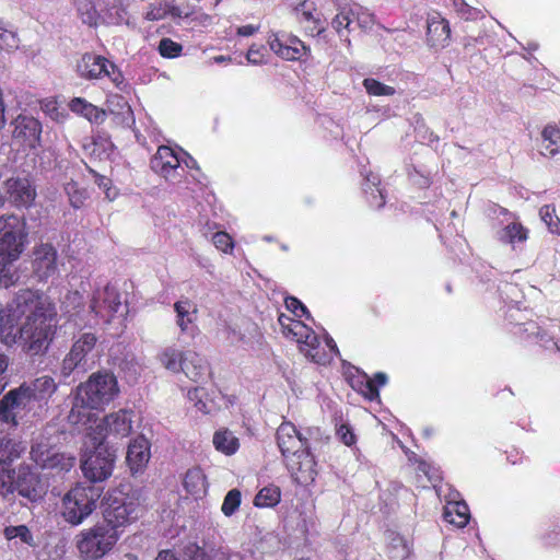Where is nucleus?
Returning <instances> with one entry per match:
<instances>
[{"mask_svg": "<svg viewBox=\"0 0 560 560\" xmlns=\"http://www.w3.org/2000/svg\"><path fill=\"white\" fill-rule=\"evenodd\" d=\"M10 316L23 322L14 337L28 355L45 354L58 327V312L52 300L38 290L21 289L9 305Z\"/></svg>", "mask_w": 560, "mask_h": 560, "instance_id": "1", "label": "nucleus"}, {"mask_svg": "<svg viewBox=\"0 0 560 560\" xmlns=\"http://www.w3.org/2000/svg\"><path fill=\"white\" fill-rule=\"evenodd\" d=\"M119 385L112 372L97 371L77 387L68 419L75 425L95 421L94 411L104 410L119 394Z\"/></svg>", "mask_w": 560, "mask_h": 560, "instance_id": "2", "label": "nucleus"}, {"mask_svg": "<svg viewBox=\"0 0 560 560\" xmlns=\"http://www.w3.org/2000/svg\"><path fill=\"white\" fill-rule=\"evenodd\" d=\"M120 536L121 530L97 522L75 536V547L82 560H101L114 550Z\"/></svg>", "mask_w": 560, "mask_h": 560, "instance_id": "3", "label": "nucleus"}, {"mask_svg": "<svg viewBox=\"0 0 560 560\" xmlns=\"http://www.w3.org/2000/svg\"><path fill=\"white\" fill-rule=\"evenodd\" d=\"M104 500L102 523L120 530L138 520L139 497L133 492H126L124 486L109 490Z\"/></svg>", "mask_w": 560, "mask_h": 560, "instance_id": "4", "label": "nucleus"}, {"mask_svg": "<svg viewBox=\"0 0 560 560\" xmlns=\"http://www.w3.org/2000/svg\"><path fill=\"white\" fill-rule=\"evenodd\" d=\"M103 488L78 483L62 499V516L71 525L81 524L96 509Z\"/></svg>", "mask_w": 560, "mask_h": 560, "instance_id": "5", "label": "nucleus"}, {"mask_svg": "<svg viewBox=\"0 0 560 560\" xmlns=\"http://www.w3.org/2000/svg\"><path fill=\"white\" fill-rule=\"evenodd\" d=\"M270 50L285 61L307 62L312 50L301 38L285 31L270 32L267 37Z\"/></svg>", "mask_w": 560, "mask_h": 560, "instance_id": "6", "label": "nucleus"}, {"mask_svg": "<svg viewBox=\"0 0 560 560\" xmlns=\"http://www.w3.org/2000/svg\"><path fill=\"white\" fill-rule=\"evenodd\" d=\"M97 337L93 332H84L74 340L69 352L62 359L60 374L67 378L74 372L85 373L96 347Z\"/></svg>", "mask_w": 560, "mask_h": 560, "instance_id": "7", "label": "nucleus"}, {"mask_svg": "<svg viewBox=\"0 0 560 560\" xmlns=\"http://www.w3.org/2000/svg\"><path fill=\"white\" fill-rule=\"evenodd\" d=\"M77 71L85 80H100L107 77L120 90H122L125 84L124 74L116 65L107 58L93 52L82 55L77 62Z\"/></svg>", "mask_w": 560, "mask_h": 560, "instance_id": "8", "label": "nucleus"}, {"mask_svg": "<svg viewBox=\"0 0 560 560\" xmlns=\"http://www.w3.org/2000/svg\"><path fill=\"white\" fill-rule=\"evenodd\" d=\"M115 455L102 442L90 453L81 464L84 477L92 483L108 479L114 469Z\"/></svg>", "mask_w": 560, "mask_h": 560, "instance_id": "9", "label": "nucleus"}, {"mask_svg": "<svg viewBox=\"0 0 560 560\" xmlns=\"http://www.w3.org/2000/svg\"><path fill=\"white\" fill-rule=\"evenodd\" d=\"M34 402L35 400L26 387V382L22 383L19 387L9 390L0 399V421L16 427L19 424V415L30 411Z\"/></svg>", "mask_w": 560, "mask_h": 560, "instance_id": "10", "label": "nucleus"}, {"mask_svg": "<svg viewBox=\"0 0 560 560\" xmlns=\"http://www.w3.org/2000/svg\"><path fill=\"white\" fill-rule=\"evenodd\" d=\"M26 236V221L23 217L14 213L0 217V249L15 250L21 255Z\"/></svg>", "mask_w": 560, "mask_h": 560, "instance_id": "11", "label": "nucleus"}, {"mask_svg": "<svg viewBox=\"0 0 560 560\" xmlns=\"http://www.w3.org/2000/svg\"><path fill=\"white\" fill-rule=\"evenodd\" d=\"M5 202L15 209H30L34 206L37 191L28 177L12 176L3 182Z\"/></svg>", "mask_w": 560, "mask_h": 560, "instance_id": "12", "label": "nucleus"}, {"mask_svg": "<svg viewBox=\"0 0 560 560\" xmlns=\"http://www.w3.org/2000/svg\"><path fill=\"white\" fill-rule=\"evenodd\" d=\"M284 465L293 479V481L301 486H308L313 483L317 476V463L311 448L302 450L301 452L290 455L284 460Z\"/></svg>", "mask_w": 560, "mask_h": 560, "instance_id": "13", "label": "nucleus"}, {"mask_svg": "<svg viewBox=\"0 0 560 560\" xmlns=\"http://www.w3.org/2000/svg\"><path fill=\"white\" fill-rule=\"evenodd\" d=\"M32 460L43 469H59L69 471L73 466L75 458L73 456L59 453L46 443L39 442L33 444L30 452Z\"/></svg>", "mask_w": 560, "mask_h": 560, "instance_id": "14", "label": "nucleus"}, {"mask_svg": "<svg viewBox=\"0 0 560 560\" xmlns=\"http://www.w3.org/2000/svg\"><path fill=\"white\" fill-rule=\"evenodd\" d=\"M14 492L31 502H36L44 497L46 490L39 475L28 465L22 464L15 470Z\"/></svg>", "mask_w": 560, "mask_h": 560, "instance_id": "15", "label": "nucleus"}, {"mask_svg": "<svg viewBox=\"0 0 560 560\" xmlns=\"http://www.w3.org/2000/svg\"><path fill=\"white\" fill-rule=\"evenodd\" d=\"M132 420L131 411L120 409L105 416L102 421L96 425L95 433L98 435V442L108 438H126L131 433ZM97 440V438H95Z\"/></svg>", "mask_w": 560, "mask_h": 560, "instance_id": "16", "label": "nucleus"}, {"mask_svg": "<svg viewBox=\"0 0 560 560\" xmlns=\"http://www.w3.org/2000/svg\"><path fill=\"white\" fill-rule=\"evenodd\" d=\"M12 138L24 149L40 145L42 122L33 116L19 115L13 121Z\"/></svg>", "mask_w": 560, "mask_h": 560, "instance_id": "17", "label": "nucleus"}, {"mask_svg": "<svg viewBox=\"0 0 560 560\" xmlns=\"http://www.w3.org/2000/svg\"><path fill=\"white\" fill-rule=\"evenodd\" d=\"M277 445L283 457V462L290 455L296 454L305 448H311L310 441L302 435L296 427L290 421H283L276 432Z\"/></svg>", "mask_w": 560, "mask_h": 560, "instance_id": "18", "label": "nucleus"}, {"mask_svg": "<svg viewBox=\"0 0 560 560\" xmlns=\"http://www.w3.org/2000/svg\"><path fill=\"white\" fill-rule=\"evenodd\" d=\"M120 307V293L110 284L105 285L102 291H97L90 305L91 311L107 324L112 322Z\"/></svg>", "mask_w": 560, "mask_h": 560, "instance_id": "19", "label": "nucleus"}, {"mask_svg": "<svg viewBox=\"0 0 560 560\" xmlns=\"http://www.w3.org/2000/svg\"><path fill=\"white\" fill-rule=\"evenodd\" d=\"M33 270L40 280L51 277L57 270V250L49 243H43L33 250Z\"/></svg>", "mask_w": 560, "mask_h": 560, "instance_id": "20", "label": "nucleus"}, {"mask_svg": "<svg viewBox=\"0 0 560 560\" xmlns=\"http://www.w3.org/2000/svg\"><path fill=\"white\" fill-rule=\"evenodd\" d=\"M150 166L152 171L165 179L174 178L180 161L175 151L167 145H160L152 156Z\"/></svg>", "mask_w": 560, "mask_h": 560, "instance_id": "21", "label": "nucleus"}, {"mask_svg": "<svg viewBox=\"0 0 560 560\" xmlns=\"http://www.w3.org/2000/svg\"><path fill=\"white\" fill-rule=\"evenodd\" d=\"M150 459V445L144 438L135 439L128 446L126 460L132 475L142 471Z\"/></svg>", "mask_w": 560, "mask_h": 560, "instance_id": "22", "label": "nucleus"}, {"mask_svg": "<svg viewBox=\"0 0 560 560\" xmlns=\"http://www.w3.org/2000/svg\"><path fill=\"white\" fill-rule=\"evenodd\" d=\"M298 343L300 345V351L312 362L326 364L330 361L326 350L320 346L318 336L312 328L306 332V337H303Z\"/></svg>", "mask_w": 560, "mask_h": 560, "instance_id": "23", "label": "nucleus"}, {"mask_svg": "<svg viewBox=\"0 0 560 560\" xmlns=\"http://www.w3.org/2000/svg\"><path fill=\"white\" fill-rule=\"evenodd\" d=\"M427 37L431 46L444 47L451 38V27L446 19L440 14L432 15L428 20Z\"/></svg>", "mask_w": 560, "mask_h": 560, "instance_id": "24", "label": "nucleus"}, {"mask_svg": "<svg viewBox=\"0 0 560 560\" xmlns=\"http://www.w3.org/2000/svg\"><path fill=\"white\" fill-rule=\"evenodd\" d=\"M72 113L83 116L92 124H103L106 119V112L82 97H74L69 102Z\"/></svg>", "mask_w": 560, "mask_h": 560, "instance_id": "25", "label": "nucleus"}, {"mask_svg": "<svg viewBox=\"0 0 560 560\" xmlns=\"http://www.w3.org/2000/svg\"><path fill=\"white\" fill-rule=\"evenodd\" d=\"M26 387L35 402H47L57 392L58 385L51 376L43 375L31 383H26Z\"/></svg>", "mask_w": 560, "mask_h": 560, "instance_id": "26", "label": "nucleus"}, {"mask_svg": "<svg viewBox=\"0 0 560 560\" xmlns=\"http://www.w3.org/2000/svg\"><path fill=\"white\" fill-rule=\"evenodd\" d=\"M184 489L191 495L200 498L207 492V477L200 467L188 469L183 479Z\"/></svg>", "mask_w": 560, "mask_h": 560, "instance_id": "27", "label": "nucleus"}, {"mask_svg": "<svg viewBox=\"0 0 560 560\" xmlns=\"http://www.w3.org/2000/svg\"><path fill=\"white\" fill-rule=\"evenodd\" d=\"M278 323L281 326L282 335L296 342L301 341L303 337H306V332L311 329V327L302 320L294 319L283 313L279 314Z\"/></svg>", "mask_w": 560, "mask_h": 560, "instance_id": "28", "label": "nucleus"}, {"mask_svg": "<svg viewBox=\"0 0 560 560\" xmlns=\"http://www.w3.org/2000/svg\"><path fill=\"white\" fill-rule=\"evenodd\" d=\"M26 451L22 441L11 439L9 435L0 434V465L11 464L20 458Z\"/></svg>", "mask_w": 560, "mask_h": 560, "instance_id": "29", "label": "nucleus"}, {"mask_svg": "<svg viewBox=\"0 0 560 560\" xmlns=\"http://www.w3.org/2000/svg\"><path fill=\"white\" fill-rule=\"evenodd\" d=\"M20 254L0 249V288H10L15 284L16 277L12 265L20 258Z\"/></svg>", "mask_w": 560, "mask_h": 560, "instance_id": "30", "label": "nucleus"}, {"mask_svg": "<svg viewBox=\"0 0 560 560\" xmlns=\"http://www.w3.org/2000/svg\"><path fill=\"white\" fill-rule=\"evenodd\" d=\"M368 20H370V15L363 14V19L361 20L359 12H355L352 8L343 7L332 19L331 26L338 34L341 35L343 30L351 32V26L355 21L361 24V22L368 23Z\"/></svg>", "mask_w": 560, "mask_h": 560, "instance_id": "31", "label": "nucleus"}, {"mask_svg": "<svg viewBox=\"0 0 560 560\" xmlns=\"http://www.w3.org/2000/svg\"><path fill=\"white\" fill-rule=\"evenodd\" d=\"M540 153L544 156H555L560 153V129L547 125L541 131Z\"/></svg>", "mask_w": 560, "mask_h": 560, "instance_id": "32", "label": "nucleus"}, {"mask_svg": "<svg viewBox=\"0 0 560 560\" xmlns=\"http://www.w3.org/2000/svg\"><path fill=\"white\" fill-rule=\"evenodd\" d=\"M212 442L214 448L226 456L234 455L240 448V440L229 429L215 431Z\"/></svg>", "mask_w": 560, "mask_h": 560, "instance_id": "33", "label": "nucleus"}, {"mask_svg": "<svg viewBox=\"0 0 560 560\" xmlns=\"http://www.w3.org/2000/svg\"><path fill=\"white\" fill-rule=\"evenodd\" d=\"M529 230L521 222H511L499 233V241L515 247L516 244L525 243L528 240Z\"/></svg>", "mask_w": 560, "mask_h": 560, "instance_id": "34", "label": "nucleus"}, {"mask_svg": "<svg viewBox=\"0 0 560 560\" xmlns=\"http://www.w3.org/2000/svg\"><path fill=\"white\" fill-rule=\"evenodd\" d=\"M180 371L192 382L199 383L205 378L208 368L197 353L187 352Z\"/></svg>", "mask_w": 560, "mask_h": 560, "instance_id": "35", "label": "nucleus"}, {"mask_svg": "<svg viewBox=\"0 0 560 560\" xmlns=\"http://www.w3.org/2000/svg\"><path fill=\"white\" fill-rule=\"evenodd\" d=\"M444 520L458 528L465 527L470 520L468 505L464 502L448 503L444 511Z\"/></svg>", "mask_w": 560, "mask_h": 560, "instance_id": "36", "label": "nucleus"}, {"mask_svg": "<svg viewBox=\"0 0 560 560\" xmlns=\"http://www.w3.org/2000/svg\"><path fill=\"white\" fill-rule=\"evenodd\" d=\"M187 352H183L176 348L167 347L159 353V361L168 371L173 373L180 372L185 363Z\"/></svg>", "mask_w": 560, "mask_h": 560, "instance_id": "37", "label": "nucleus"}, {"mask_svg": "<svg viewBox=\"0 0 560 560\" xmlns=\"http://www.w3.org/2000/svg\"><path fill=\"white\" fill-rule=\"evenodd\" d=\"M351 387L361 394L364 398L372 401L380 397V392L377 389V385L374 381H371V377L368 374L363 373L358 376H353L350 380Z\"/></svg>", "mask_w": 560, "mask_h": 560, "instance_id": "38", "label": "nucleus"}, {"mask_svg": "<svg viewBox=\"0 0 560 560\" xmlns=\"http://www.w3.org/2000/svg\"><path fill=\"white\" fill-rule=\"evenodd\" d=\"M281 500V490L278 486L269 485L261 488L254 499L257 508H275Z\"/></svg>", "mask_w": 560, "mask_h": 560, "instance_id": "39", "label": "nucleus"}, {"mask_svg": "<svg viewBox=\"0 0 560 560\" xmlns=\"http://www.w3.org/2000/svg\"><path fill=\"white\" fill-rule=\"evenodd\" d=\"M63 190L73 209H81L85 206V202L89 199V192L86 188L81 187L79 183L73 179L67 182L63 186Z\"/></svg>", "mask_w": 560, "mask_h": 560, "instance_id": "40", "label": "nucleus"}, {"mask_svg": "<svg viewBox=\"0 0 560 560\" xmlns=\"http://www.w3.org/2000/svg\"><path fill=\"white\" fill-rule=\"evenodd\" d=\"M191 307L192 303L189 299L177 301L174 304V311L177 316L176 322L183 332L187 331L188 325L195 320L194 315H196L197 310L194 307L192 312H190Z\"/></svg>", "mask_w": 560, "mask_h": 560, "instance_id": "41", "label": "nucleus"}, {"mask_svg": "<svg viewBox=\"0 0 560 560\" xmlns=\"http://www.w3.org/2000/svg\"><path fill=\"white\" fill-rule=\"evenodd\" d=\"M299 22L303 25L304 32L310 36H319L325 31L324 22L315 16L312 11L302 10L299 14Z\"/></svg>", "mask_w": 560, "mask_h": 560, "instance_id": "42", "label": "nucleus"}, {"mask_svg": "<svg viewBox=\"0 0 560 560\" xmlns=\"http://www.w3.org/2000/svg\"><path fill=\"white\" fill-rule=\"evenodd\" d=\"M15 469H10L0 465V497L9 499L14 493Z\"/></svg>", "mask_w": 560, "mask_h": 560, "instance_id": "43", "label": "nucleus"}, {"mask_svg": "<svg viewBox=\"0 0 560 560\" xmlns=\"http://www.w3.org/2000/svg\"><path fill=\"white\" fill-rule=\"evenodd\" d=\"M363 86L368 94L373 96H392L396 92L393 86L386 85L373 78L364 79Z\"/></svg>", "mask_w": 560, "mask_h": 560, "instance_id": "44", "label": "nucleus"}, {"mask_svg": "<svg viewBox=\"0 0 560 560\" xmlns=\"http://www.w3.org/2000/svg\"><path fill=\"white\" fill-rule=\"evenodd\" d=\"M158 50L163 58L173 59L182 55L183 45L168 37H163L159 43Z\"/></svg>", "mask_w": 560, "mask_h": 560, "instance_id": "45", "label": "nucleus"}, {"mask_svg": "<svg viewBox=\"0 0 560 560\" xmlns=\"http://www.w3.org/2000/svg\"><path fill=\"white\" fill-rule=\"evenodd\" d=\"M3 534L8 540L20 538L23 542L28 545H32L33 541V535L26 525L7 526Z\"/></svg>", "mask_w": 560, "mask_h": 560, "instance_id": "46", "label": "nucleus"}, {"mask_svg": "<svg viewBox=\"0 0 560 560\" xmlns=\"http://www.w3.org/2000/svg\"><path fill=\"white\" fill-rule=\"evenodd\" d=\"M241 497L238 489H232L226 493L221 506V511L225 516H231L240 508Z\"/></svg>", "mask_w": 560, "mask_h": 560, "instance_id": "47", "label": "nucleus"}, {"mask_svg": "<svg viewBox=\"0 0 560 560\" xmlns=\"http://www.w3.org/2000/svg\"><path fill=\"white\" fill-rule=\"evenodd\" d=\"M212 243L217 249L225 254L232 253L234 248V241L232 236L224 231L214 233L212 236Z\"/></svg>", "mask_w": 560, "mask_h": 560, "instance_id": "48", "label": "nucleus"}, {"mask_svg": "<svg viewBox=\"0 0 560 560\" xmlns=\"http://www.w3.org/2000/svg\"><path fill=\"white\" fill-rule=\"evenodd\" d=\"M285 307L289 312H291L296 317H305L308 319L311 314L306 306L295 296H287L284 300Z\"/></svg>", "mask_w": 560, "mask_h": 560, "instance_id": "49", "label": "nucleus"}, {"mask_svg": "<svg viewBox=\"0 0 560 560\" xmlns=\"http://www.w3.org/2000/svg\"><path fill=\"white\" fill-rule=\"evenodd\" d=\"M167 16V5L162 3H150L143 19L149 22L160 21Z\"/></svg>", "mask_w": 560, "mask_h": 560, "instance_id": "50", "label": "nucleus"}, {"mask_svg": "<svg viewBox=\"0 0 560 560\" xmlns=\"http://www.w3.org/2000/svg\"><path fill=\"white\" fill-rule=\"evenodd\" d=\"M18 47V39L12 31L0 26V48L12 49Z\"/></svg>", "mask_w": 560, "mask_h": 560, "instance_id": "51", "label": "nucleus"}, {"mask_svg": "<svg viewBox=\"0 0 560 560\" xmlns=\"http://www.w3.org/2000/svg\"><path fill=\"white\" fill-rule=\"evenodd\" d=\"M265 47L262 45L253 44L246 55L248 62L253 65H259L264 62L265 59Z\"/></svg>", "mask_w": 560, "mask_h": 560, "instance_id": "52", "label": "nucleus"}, {"mask_svg": "<svg viewBox=\"0 0 560 560\" xmlns=\"http://www.w3.org/2000/svg\"><path fill=\"white\" fill-rule=\"evenodd\" d=\"M337 435L347 446L353 445L357 441L355 435L349 424H341L337 430Z\"/></svg>", "mask_w": 560, "mask_h": 560, "instance_id": "53", "label": "nucleus"}, {"mask_svg": "<svg viewBox=\"0 0 560 560\" xmlns=\"http://www.w3.org/2000/svg\"><path fill=\"white\" fill-rule=\"evenodd\" d=\"M539 214L541 220L549 226V229H552L553 223L556 222V208L553 205H545L540 208Z\"/></svg>", "mask_w": 560, "mask_h": 560, "instance_id": "54", "label": "nucleus"}, {"mask_svg": "<svg viewBox=\"0 0 560 560\" xmlns=\"http://www.w3.org/2000/svg\"><path fill=\"white\" fill-rule=\"evenodd\" d=\"M192 14V11L189 9L188 5L182 7V5H167V16H172L173 19H186L189 18Z\"/></svg>", "mask_w": 560, "mask_h": 560, "instance_id": "55", "label": "nucleus"}, {"mask_svg": "<svg viewBox=\"0 0 560 560\" xmlns=\"http://www.w3.org/2000/svg\"><path fill=\"white\" fill-rule=\"evenodd\" d=\"M86 168H88V172L93 176L95 184L100 188H103L106 191V194H108V190L110 189V186H112V180L108 177L97 173L94 168H92L90 166H86Z\"/></svg>", "mask_w": 560, "mask_h": 560, "instance_id": "56", "label": "nucleus"}, {"mask_svg": "<svg viewBox=\"0 0 560 560\" xmlns=\"http://www.w3.org/2000/svg\"><path fill=\"white\" fill-rule=\"evenodd\" d=\"M545 544L548 547L560 546V527H556L545 536Z\"/></svg>", "mask_w": 560, "mask_h": 560, "instance_id": "57", "label": "nucleus"}, {"mask_svg": "<svg viewBox=\"0 0 560 560\" xmlns=\"http://www.w3.org/2000/svg\"><path fill=\"white\" fill-rule=\"evenodd\" d=\"M259 26H255L253 24L242 25L237 28L236 34L240 36L248 37L257 33Z\"/></svg>", "mask_w": 560, "mask_h": 560, "instance_id": "58", "label": "nucleus"}, {"mask_svg": "<svg viewBox=\"0 0 560 560\" xmlns=\"http://www.w3.org/2000/svg\"><path fill=\"white\" fill-rule=\"evenodd\" d=\"M155 560H179V558L173 550L165 549L159 551L158 556L155 557Z\"/></svg>", "mask_w": 560, "mask_h": 560, "instance_id": "59", "label": "nucleus"}, {"mask_svg": "<svg viewBox=\"0 0 560 560\" xmlns=\"http://www.w3.org/2000/svg\"><path fill=\"white\" fill-rule=\"evenodd\" d=\"M417 464H418V467H417L418 470L420 472L424 474L429 478V480H431L432 479V477L430 476L431 465L423 459H418Z\"/></svg>", "mask_w": 560, "mask_h": 560, "instance_id": "60", "label": "nucleus"}, {"mask_svg": "<svg viewBox=\"0 0 560 560\" xmlns=\"http://www.w3.org/2000/svg\"><path fill=\"white\" fill-rule=\"evenodd\" d=\"M9 366V357L0 349V378L7 372Z\"/></svg>", "mask_w": 560, "mask_h": 560, "instance_id": "61", "label": "nucleus"}, {"mask_svg": "<svg viewBox=\"0 0 560 560\" xmlns=\"http://www.w3.org/2000/svg\"><path fill=\"white\" fill-rule=\"evenodd\" d=\"M371 381L375 382V384L377 385V389L380 390V387L384 386L387 383V375L383 372H377L374 374Z\"/></svg>", "mask_w": 560, "mask_h": 560, "instance_id": "62", "label": "nucleus"}, {"mask_svg": "<svg viewBox=\"0 0 560 560\" xmlns=\"http://www.w3.org/2000/svg\"><path fill=\"white\" fill-rule=\"evenodd\" d=\"M5 105L3 102L2 91L0 90V129L5 125Z\"/></svg>", "mask_w": 560, "mask_h": 560, "instance_id": "63", "label": "nucleus"}, {"mask_svg": "<svg viewBox=\"0 0 560 560\" xmlns=\"http://www.w3.org/2000/svg\"><path fill=\"white\" fill-rule=\"evenodd\" d=\"M115 97L117 98L118 105L121 107L122 113L124 112H127V113L131 112L130 105L125 101V98L122 96H115Z\"/></svg>", "mask_w": 560, "mask_h": 560, "instance_id": "64", "label": "nucleus"}]
</instances>
